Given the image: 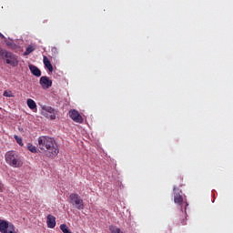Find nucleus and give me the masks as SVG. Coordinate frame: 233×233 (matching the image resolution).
<instances>
[{
	"instance_id": "f257e3e1",
	"label": "nucleus",
	"mask_w": 233,
	"mask_h": 233,
	"mask_svg": "<svg viewBox=\"0 0 233 233\" xmlns=\"http://www.w3.org/2000/svg\"><path fill=\"white\" fill-rule=\"evenodd\" d=\"M37 147L40 150L47 152L49 157H56L59 154V146H57V142H56L54 137L48 136L39 137Z\"/></svg>"
},
{
	"instance_id": "f03ea898",
	"label": "nucleus",
	"mask_w": 233,
	"mask_h": 233,
	"mask_svg": "<svg viewBox=\"0 0 233 233\" xmlns=\"http://www.w3.org/2000/svg\"><path fill=\"white\" fill-rule=\"evenodd\" d=\"M5 162L13 168H21L23 167V157L16 151H9L5 154Z\"/></svg>"
},
{
	"instance_id": "7ed1b4c3",
	"label": "nucleus",
	"mask_w": 233,
	"mask_h": 233,
	"mask_svg": "<svg viewBox=\"0 0 233 233\" xmlns=\"http://www.w3.org/2000/svg\"><path fill=\"white\" fill-rule=\"evenodd\" d=\"M69 203L77 210H83L85 208V203L83 202V198L77 193H71L69 195Z\"/></svg>"
},
{
	"instance_id": "20e7f679",
	"label": "nucleus",
	"mask_w": 233,
	"mask_h": 233,
	"mask_svg": "<svg viewBox=\"0 0 233 233\" xmlns=\"http://www.w3.org/2000/svg\"><path fill=\"white\" fill-rule=\"evenodd\" d=\"M1 58L5 59V63L10 65L11 66H17L19 65V61L17 60V56L11 52H8L4 49L3 56H0Z\"/></svg>"
},
{
	"instance_id": "39448f33",
	"label": "nucleus",
	"mask_w": 233,
	"mask_h": 233,
	"mask_svg": "<svg viewBox=\"0 0 233 233\" xmlns=\"http://www.w3.org/2000/svg\"><path fill=\"white\" fill-rule=\"evenodd\" d=\"M42 110H44V112H46L47 114H50L49 116L46 115V113L44 114V116H46V117H49V119L53 120L56 119V116H57V110L54 109V107L52 106H44L42 107Z\"/></svg>"
},
{
	"instance_id": "423d86ee",
	"label": "nucleus",
	"mask_w": 233,
	"mask_h": 233,
	"mask_svg": "<svg viewBox=\"0 0 233 233\" xmlns=\"http://www.w3.org/2000/svg\"><path fill=\"white\" fill-rule=\"evenodd\" d=\"M69 116L75 123H83V116H81L79 112L76 109L69 111Z\"/></svg>"
},
{
	"instance_id": "0eeeda50",
	"label": "nucleus",
	"mask_w": 233,
	"mask_h": 233,
	"mask_svg": "<svg viewBox=\"0 0 233 233\" xmlns=\"http://www.w3.org/2000/svg\"><path fill=\"white\" fill-rule=\"evenodd\" d=\"M40 85L44 90H48L52 86V80L48 76L40 77Z\"/></svg>"
},
{
	"instance_id": "6e6552de",
	"label": "nucleus",
	"mask_w": 233,
	"mask_h": 233,
	"mask_svg": "<svg viewBox=\"0 0 233 233\" xmlns=\"http://www.w3.org/2000/svg\"><path fill=\"white\" fill-rule=\"evenodd\" d=\"M174 202L177 205H183V196H181V191L177 190L176 191V187H174Z\"/></svg>"
},
{
	"instance_id": "1a4fd4ad",
	"label": "nucleus",
	"mask_w": 233,
	"mask_h": 233,
	"mask_svg": "<svg viewBox=\"0 0 233 233\" xmlns=\"http://www.w3.org/2000/svg\"><path fill=\"white\" fill-rule=\"evenodd\" d=\"M46 223H47L48 228H56V217H54L52 215H48Z\"/></svg>"
},
{
	"instance_id": "9d476101",
	"label": "nucleus",
	"mask_w": 233,
	"mask_h": 233,
	"mask_svg": "<svg viewBox=\"0 0 233 233\" xmlns=\"http://www.w3.org/2000/svg\"><path fill=\"white\" fill-rule=\"evenodd\" d=\"M8 221L0 219V232L1 233H8Z\"/></svg>"
},
{
	"instance_id": "9b49d317",
	"label": "nucleus",
	"mask_w": 233,
	"mask_h": 233,
	"mask_svg": "<svg viewBox=\"0 0 233 233\" xmlns=\"http://www.w3.org/2000/svg\"><path fill=\"white\" fill-rule=\"evenodd\" d=\"M29 70L31 71L33 76H35L36 77H41V70L37 66L30 65Z\"/></svg>"
},
{
	"instance_id": "f8f14e48",
	"label": "nucleus",
	"mask_w": 233,
	"mask_h": 233,
	"mask_svg": "<svg viewBox=\"0 0 233 233\" xmlns=\"http://www.w3.org/2000/svg\"><path fill=\"white\" fill-rule=\"evenodd\" d=\"M43 61H44L45 67L47 68L49 72H54V66H52V63H50V60L48 59V57L44 56Z\"/></svg>"
},
{
	"instance_id": "ddd939ff",
	"label": "nucleus",
	"mask_w": 233,
	"mask_h": 233,
	"mask_svg": "<svg viewBox=\"0 0 233 233\" xmlns=\"http://www.w3.org/2000/svg\"><path fill=\"white\" fill-rule=\"evenodd\" d=\"M27 106L28 108H30V110H34L37 108V104H35V101H34V99L29 98L27 99Z\"/></svg>"
},
{
	"instance_id": "4468645a",
	"label": "nucleus",
	"mask_w": 233,
	"mask_h": 233,
	"mask_svg": "<svg viewBox=\"0 0 233 233\" xmlns=\"http://www.w3.org/2000/svg\"><path fill=\"white\" fill-rule=\"evenodd\" d=\"M34 50H35V47H34L33 46H28L24 53V56H30V54H32Z\"/></svg>"
},
{
	"instance_id": "2eb2a0df",
	"label": "nucleus",
	"mask_w": 233,
	"mask_h": 233,
	"mask_svg": "<svg viewBox=\"0 0 233 233\" xmlns=\"http://www.w3.org/2000/svg\"><path fill=\"white\" fill-rule=\"evenodd\" d=\"M109 230L111 233H125L121 230V228H119L116 226H110Z\"/></svg>"
},
{
	"instance_id": "dca6fc26",
	"label": "nucleus",
	"mask_w": 233,
	"mask_h": 233,
	"mask_svg": "<svg viewBox=\"0 0 233 233\" xmlns=\"http://www.w3.org/2000/svg\"><path fill=\"white\" fill-rule=\"evenodd\" d=\"M60 230H62V232H64V233H72L70 231V229L68 228V226H66V224H61Z\"/></svg>"
},
{
	"instance_id": "f3484780",
	"label": "nucleus",
	"mask_w": 233,
	"mask_h": 233,
	"mask_svg": "<svg viewBox=\"0 0 233 233\" xmlns=\"http://www.w3.org/2000/svg\"><path fill=\"white\" fill-rule=\"evenodd\" d=\"M27 149L29 150V152H32V154H35L37 152V147H35V146L32 144L27 145Z\"/></svg>"
},
{
	"instance_id": "a211bd4d",
	"label": "nucleus",
	"mask_w": 233,
	"mask_h": 233,
	"mask_svg": "<svg viewBox=\"0 0 233 233\" xmlns=\"http://www.w3.org/2000/svg\"><path fill=\"white\" fill-rule=\"evenodd\" d=\"M14 137H15L16 143H18V145L20 147H23V145H24L23 144V138L21 137L17 136V135H15Z\"/></svg>"
},
{
	"instance_id": "6ab92c4d",
	"label": "nucleus",
	"mask_w": 233,
	"mask_h": 233,
	"mask_svg": "<svg viewBox=\"0 0 233 233\" xmlns=\"http://www.w3.org/2000/svg\"><path fill=\"white\" fill-rule=\"evenodd\" d=\"M7 233H16L15 226H14L13 224H9L7 228Z\"/></svg>"
},
{
	"instance_id": "aec40b11",
	"label": "nucleus",
	"mask_w": 233,
	"mask_h": 233,
	"mask_svg": "<svg viewBox=\"0 0 233 233\" xmlns=\"http://www.w3.org/2000/svg\"><path fill=\"white\" fill-rule=\"evenodd\" d=\"M3 96H4V97H14L12 91H5Z\"/></svg>"
},
{
	"instance_id": "412c9836",
	"label": "nucleus",
	"mask_w": 233,
	"mask_h": 233,
	"mask_svg": "<svg viewBox=\"0 0 233 233\" xmlns=\"http://www.w3.org/2000/svg\"><path fill=\"white\" fill-rule=\"evenodd\" d=\"M5 54V49H3L2 47H0V56H3Z\"/></svg>"
},
{
	"instance_id": "4be33fe9",
	"label": "nucleus",
	"mask_w": 233,
	"mask_h": 233,
	"mask_svg": "<svg viewBox=\"0 0 233 233\" xmlns=\"http://www.w3.org/2000/svg\"><path fill=\"white\" fill-rule=\"evenodd\" d=\"M181 225H183V226L187 225V220H186V219H183V220L181 221Z\"/></svg>"
},
{
	"instance_id": "5701e85b",
	"label": "nucleus",
	"mask_w": 233,
	"mask_h": 233,
	"mask_svg": "<svg viewBox=\"0 0 233 233\" xmlns=\"http://www.w3.org/2000/svg\"><path fill=\"white\" fill-rule=\"evenodd\" d=\"M0 37H1V39H5V35L0 33Z\"/></svg>"
},
{
	"instance_id": "b1692460",
	"label": "nucleus",
	"mask_w": 233,
	"mask_h": 233,
	"mask_svg": "<svg viewBox=\"0 0 233 233\" xmlns=\"http://www.w3.org/2000/svg\"><path fill=\"white\" fill-rule=\"evenodd\" d=\"M7 46H10V43H7Z\"/></svg>"
}]
</instances>
